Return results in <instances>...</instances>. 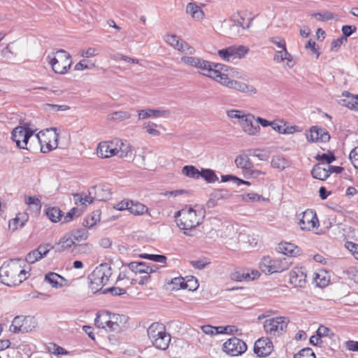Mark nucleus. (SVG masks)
<instances>
[{
    "instance_id": "obj_26",
    "label": "nucleus",
    "mask_w": 358,
    "mask_h": 358,
    "mask_svg": "<svg viewBox=\"0 0 358 358\" xmlns=\"http://www.w3.org/2000/svg\"><path fill=\"white\" fill-rule=\"evenodd\" d=\"M115 142V147L117 148L118 155L120 158L127 157L131 154L130 144L127 141H123L120 139H114Z\"/></svg>"
},
{
    "instance_id": "obj_49",
    "label": "nucleus",
    "mask_w": 358,
    "mask_h": 358,
    "mask_svg": "<svg viewBox=\"0 0 358 358\" xmlns=\"http://www.w3.org/2000/svg\"><path fill=\"white\" fill-rule=\"evenodd\" d=\"M167 284L172 285L171 289L173 290L184 289L185 279L182 277L174 278L170 282H168Z\"/></svg>"
},
{
    "instance_id": "obj_9",
    "label": "nucleus",
    "mask_w": 358,
    "mask_h": 358,
    "mask_svg": "<svg viewBox=\"0 0 358 358\" xmlns=\"http://www.w3.org/2000/svg\"><path fill=\"white\" fill-rule=\"evenodd\" d=\"M249 48L244 45H232L218 50V55L224 61L234 62L245 57Z\"/></svg>"
},
{
    "instance_id": "obj_20",
    "label": "nucleus",
    "mask_w": 358,
    "mask_h": 358,
    "mask_svg": "<svg viewBox=\"0 0 358 358\" xmlns=\"http://www.w3.org/2000/svg\"><path fill=\"white\" fill-rule=\"evenodd\" d=\"M199 69L202 71L201 73L203 76L213 78L217 83L222 74V72L219 71V69H213V64L211 62L206 60L204 62V64L199 68Z\"/></svg>"
},
{
    "instance_id": "obj_22",
    "label": "nucleus",
    "mask_w": 358,
    "mask_h": 358,
    "mask_svg": "<svg viewBox=\"0 0 358 358\" xmlns=\"http://www.w3.org/2000/svg\"><path fill=\"white\" fill-rule=\"evenodd\" d=\"M277 251L285 255L289 256L291 258L292 256H296L299 253V249L296 247L294 244L290 243H281L278 244Z\"/></svg>"
},
{
    "instance_id": "obj_15",
    "label": "nucleus",
    "mask_w": 358,
    "mask_h": 358,
    "mask_svg": "<svg viewBox=\"0 0 358 358\" xmlns=\"http://www.w3.org/2000/svg\"><path fill=\"white\" fill-rule=\"evenodd\" d=\"M255 120H256L255 115L248 113L244 115V117H242L240 122L243 131L249 136H257L260 131L259 126L254 124Z\"/></svg>"
},
{
    "instance_id": "obj_11",
    "label": "nucleus",
    "mask_w": 358,
    "mask_h": 358,
    "mask_svg": "<svg viewBox=\"0 0 358 358\" xmlns=\"http://www.w3.org/2000/svg\"><path fill=\"white\" fill-rule=\"evenodd\" d=\"M34 134V131L25 127H17L12 131V139L19 148H26L28 141Z\"/></svg>"
},
{
    "instance_id": "obj_34",
    "label": "nucleus",
    "mask_w": 358,
    "mask_h": 358,
    "mask_svg": "<svg viewBox=\"0 0 358 358\" xmlns=\"http://www.w3.org/2000/svg\"><path fill=\"white\" fill-rule=\"evenodd\" d=\"M46 215L52 222L56 223L62 220L63 213L58 207H50L46 210Z\"/></svg>"
},
{
    "instance_id": "obj_60",
    "label": "nucleus",
    "mask_w": 358,
    "mask_h": 358,
    "mask_svg": "<svg viewBox=\"0 0 358 358\" xmlns=\"http://www.w3.org/2000/svg\"><path fill=\"white\" fill-rule=\"evenodd\" d=\"M99 54L98 50L94 48H89L87 50H80V56L84 58L94 57Z\"/></svg>"
},
{
    "instance_id": "obj_42",
    "label": "nucleus",
    "mask_w": 358,
    "mask_h": 358,
    "mask_svg": "<svg viewBox=\"0 0 358 358\" xmlns=\"http://www.w3.org/2000/svg\"><path fill=\"white\" fill-rule=\"evenodd\" d=\"M24 333L31 331L37 326V321L33 316H23Z\"/></svg>"
},
{
    "instance_id": "obj_52",
    "label": "nucleus",
    "mask_w": 358,
    "mask_h": 358,
    "mask_svg": "<svg viewBox=\"0 0 358 358\" xmlns=\"http://www.w3.org/2000/svg\"><path fill=\"white\" fill-rule=\"evenodd\" d=\"M178 50L187 55H194L195 53L194 48L182 39L180 42Z\"/></svg>"
},
{
    "instance_id": "obj_58",
    "label": "nucleus",
    "mask_w": 358,
    "mask_h": 358,
    "mask_svg": "<svg viewBox=\"0 0 358 358\" xmlns=\"http://www.w3.org/2000/svg\"><path fill=\"white\" fill-rule=\"evenodd\" d=\"M237 329L235 326L228 325V326H220L216 327V332L215 334H231L234 331H236Z\"/></svg>"
},
{
    "instance_id": "obj_46",
    "label": "nucleus",
    "mask_w": 358,
    "mask_h": 358,
    "mask_svg": "<svg viewBox=\"0 0 358 358\" xmlns=\"http://www.w3.org/2000/svg\"><path fill=\"white\" fill-rule=\"evenodd\" d=\"M71 235L74 241H81L86 240L88 237V232L84 229H76L71 231Z\"/></svg>"
},
{
    "instance_id": "obj_3",
    "label": "nucleus",
    "mask_w": 358,
    "mask_h": 358,
    "mask_svg": "<svg viewBox=\"0 0 358 358\" xmlns=\"http://www.w3.org/2000/svg\"><path fill=\"white\" fill-rule=\"evenodd\" d=\"M204 212L202 209L196 210L189 207L184 213L183 218L177 220V225L183 230L186 236H192L195 228L202 223L204 217Z\"/></svg>"
},
{
    "instance_id": "obj_53",
    "label": "nucleus",
    "mask_w": 358,
    "mask_h": 358,
    "mask_svg": "<svg viewBox=\"0 0 358 358\" xmlns=\"http://www.w3.org/2000/svg\"><path fill=\"white\" fill-rule=\"evenodd\" d=\"M189 263L194 268L201 270L203 269L206 267V266L208 265L210 263V262L208 258L204 257L199 260L190 261Z\"/></svg>"
},
{
    "instance_id": "obj_41",
    "label": "nucleus",
    "mask_w": 358,
    "mask_h": 358,
    "mask_svg": "<svg viewBox=\"0 0 358 358\" xmlns=\"http://www.w3.org/2000/svg\"><path fill=\"white\" fill-rule=\"evenodd\" d=\"M271 165L273 168L281 170H283L289 166L288 161L285 158L280 156L273 157L271 160Z\"/></svg>"
},
{
    "instance_id": "obj_47",
    "label": "nucleus",
    "mask_w": 358,
    "mask_h": 358,
    "mask_svg": "<svg viewBox=\"0 0 358 358\" xmlns=\"http://www.w3.org/2000/svg\"><path fill=\"white\" fill-rule=\"evenodd\" d=\"M94 66V63L90 62L86 59H83L76 64L74 69L76 71H83L84 69H92Z\"/></svg>"
},
{
    "instance_id": "obj_31",
    "label": "nucleus",
    "mask_w": 358,
    "mask_h": 358,
    "mask_svg": "<svg viewBox=\"0 0 358 358\" xmlns=\"http://www.w3.org/2000/svg\"><path fill=\"white\" fill-rule=\"evenodd\" d=\"M122 315L110 313V331L119 332L122 327Z\"/></svg>"
},
{
    "instance_id": "obj_39",
    "label": "nucleus",
    "mask_w": 358,
    "mask_h": 358,
    "mask_svg": "<svg viewBox=\"0 0 358 358\" xmlns=\"http://www.w3.org/2000/svg\"><path fill=\"white\" fill-rule=\"evenodd\" d=\"M201 171L197 169L194 166L186 165L182 167V173L187 177L194 179H199L201 176Z\"/></svg>"
},
{
    "instance_id": "obj_43",
    "label": "nucleus",
    "mask_w": 358,
    "mask_h": 358,
    "mask_svg": "<svg viewBox=\"0 0 358 358\" xmlns=\"http://www.w3.org/2000/svg\"><path fill=\"white\" fill-rule=\"evenodd\" d=\"M100 215L101 213L99 210L93 212L90 217H87L86 219H85L83 221V225L85 227H92L96 224L97 222L100 221Z\"/></svg>"
},
{
    "instance_id": "obj_27",
    "label": "nucleus",
    "mask_w": 358,
    "mask_h": 358,
    "mask_svg": "<svg viewBox=\"0 0 358 358\" xmlns=\"http://www.w3.org/2000/svg\"><path fill=\"white\" fill-rule=\"evenodd\" d=\"M94 322L97 327L110 331V313L103 311L97 314Z\"/></svg>"
},
{
    "instance_id": "obj_21",
    "label": "nucleus",
    "mask_w": 358,
    "mask_h": 358,
    "mask_svg": "<svg viewBox=\"0 0 358 358\" xmlns=\"http://www.w3.org/2000/svg\"><path fill=\"white\" fill-rule=\"evenodd\" d=\"M231 23H234L236 27L245 30L248 29L252 24V18H248L245 22V17L241 13H234L229 19Z\"/></svg>"
},
{
    "instance_id": "obj_23",
    "label": "nucleus",
    "mask_w": 358,
    "mask_h": 358,
    "mask_svg": "<svg viewBox=\"0 0 358 358\" xmlns=\"http://www.w3.org/2000/svg\"><path fill=\"white\" fill-rule=\"evenodd\" d=\"M313 177L315 179L324 180L329 177L327 167L324 163L315 164L311 171Z\"/></svg>"
},
{
    "instance_id": "obj_62",
    "label": "nucleus",
    "mask_w": 358,
    "mask_h": 358,
    "mask_svg": "<svg viewBox=\"0 0 358 358\" xmlns=\"http://www.w3.org/2000/svg\"><path fill=\"white\" fill-rule=\"evenodd\" d=\"M315 277L314 279L317 286L323 287L327 285L329 280H327L326 278L322 276L320 273H315Z\"/></svg>"
},
{
    "instance_id": "obj_12",
    "label": "nucleus",
    "mask_w": 358,
    "mask_h": 358,
    "mask_svg": "<svg viewBox=\"0 0 358 358\" xmlns=\"http://www.w3.org/2000/svg\"><path fill=\"white\" fill-rule=\"evenodd\" d=\"M247 350L246 343L237 337H232L228 339L223 344V350L231 356H238Z\"/></svg>"
},
{
    "instance_id": "obj_6",
    "label": "nucleus",
    "mask_w": 358,
    "mask_h": 358,
    "mask_svg": "<svg viewBox=\"0 0 358 358\" xmlns=\"http://www.w3.org/2000/svg\"><path fill=\"white\" fill-rule=\"evenodd\" d=\"M58 136L56 128L52 127L45 131H41L35 135V138L41 145V151L43 153H48L57 147Z\"/></svg>"
},
{
    "instance_id": "obj_16",
    "label": "nucleus",
    "mask_w": 358,
    "mask_h": 358,
    "mask_svg": "<svg viewBox=\"0 0 358 358\" xmlns=\"http://www.w3.org/2000/svg\"><path fill=\"white\" fill-rule=\"evenodd\" d=\"M306 277V270L304 267H294L289 272V282L295 287H304Z\"/></svg>"
},
{
    "instance_id": "obj_48",
    "label": "nucleus",
    "mask_w": 358,
    "mask_h": 358,
    "mask_svg": "<svg viewBox=\"0 0 358 358\" xmlns=\"http://www.w3.org/2000/svg\"><path fill=\"white\" fill-rule=\"evenodd\" d=\"M294 358H316L311 348H307L300 350L294 355Z\"/></svg>"
},
{
    "instance_id": "obj_63",
    "label": "nucleus",
    "mask_w": 358,
    "mask_h": 358,
    "mask_svg": "<svg viewBox=\"0 0 358 358\" xmlns=\"http://www.w3.org/2000/svg\"><path fill=\"white\" fill-rule=\"evenodd\" d=\"M357 29L355 26L352 25H344L342 27V32L343 36L342 37H345L347 38L348 36H351Z\"/></svg>"
},
{
    "instance_id": "obj_38",
    "label": "nucleus",
    "mask_w": 358,
    "mask_h": 358,
    "mask_svg": "<svg viewBox=\"0 0 358 358\" xmlns=\"http://www.w3.org/2000/svg\"><path fill=\"white\" fill-rule=\"evenodd\" d=\"M24 327V320L23 316H17L15 317L13 322L12 324L10 327V331L15 333H24V330H23Z\"/></svg>"
},
{
    "instance_id": "obj_13",
    "label": "nucleus",
    "mask_w": 358,
    "mask_h": 358,
    "mask_svg": "<svg viewBox=\"0 0 358 358\" xmlns=\"http://www.w3.org/2000/svg\"><path fill=\"white\" fill-rule=\"evenodd\" d=\"M299 225L302 230L310 231L319 226V221L316 213L313 210L307 209L299 215Z\"/></svg>"
},
{
    "instance_id": "obj_50",
    "label": "nucleus",
    "mask_w": 358,
    "mask_h": 358,
    "mask_svg": "<svg viewBox=\"0 0 358 358\" xmlns=\"http://www.w3.org/2000/svg\"><path fill=\"white\" fill-rule=\"evenodd\" d=\"M316 333L322 338L327 337L332 338L336 336L335 334L333 333L329 328L322 325L320 326Z\"/></svg>"
},
{
    "instance_id": "obj_25",
    "label": "nucleus",
    "mask_w": 358,
    "mask_h": 358,
    "mask_svg": "<svg viewBox=\"0 0 358 358\" xmlns=\"http://www.w3.org/2000/svg\"><path fill=\"white\" fill-rule=\"evenodd\" d=\"M186 12L196 21L202 20L205 15L201 7L192 2H190L187 5Z\"/></svg>"
},
{
    "instance_id": "obj_10",
    "label": "nucleus",
    "mask_w": 358,
    "mask_h": 358,
    "mask_svg": "<svg viewBox=\"0 0 358 358\" xmlns=\"http://www.w3.org/2000/svg\"><path fill=\"white\" fill-rule=\"evenodd\" d=\"M288 320L285 317H278L266 320L264 328L266 332L271 336H279L285 331Z\"/></svg>"
},
{
    "instance_id": "obj_1",
    "label": "nucleus",
    "mask_w": 358,
    "mask_h": 358,
    "mask_svg": "<svg viewBox=\"0 0 358 358\" xmlns=\"http://www.w3.org/2000/svg\"><path fill=\"white\" fill-rule=\"evenodd\" d=\"M27 272L17 262L11 261L0 267L1 282L8 287L16 286L27 278Z\"/></svg>"
},
{
    "instance_id": "obj_28",
    "label": "nucleus",
    "mask_w": 358,
    "mask_h": 358,
    "mask_svg": "<svg viewBox=\"0 0 358 358\" xmlns=\"http://www.w3.org/2000/svg\"><path fill=\"white\" fill-rule=\"evenodd\" d=\"M229 196V194L227 190L215 189L211 193L210 198L208 200L207 205L208 207H213L216 205L217 201L228 198Z\"/></svg>"
},
{
    "instance_id": "obj_7",
    "label": "nucleus",
    "mask_w": 358,
    "mask_h": 358,
    "mask_svg": "<svg viewBox=\"0 0 358 358\" xmlns=\"http://www.w3.org/2000/svg\"><path fill=\"white\" fill-rule=\"evenodd\" d=\"M218 83L229 89L236 90L242 93L250 95L255 94L257 92V89L253 85H248L241 81L232 80L227 74L223 73Z\"/></svg>"
},
{
    "instance_id": "obj_44",
    "label": "nucleus",
    "mask_w": 358,
    "mask_h": 358,
    "mask_svg": "<svg viewBox=\"0 0 358 358\" xmlns=\"http://www.w3.org/2000/svg\"><path fill=\"white\" fill-rule=\"evenodd\" d=\"M129 268L135 273H148V266L143 262H131L128 265Z\"/></svg>"
},
{
    "instance_id": "obj_32",
    "label": "nucleus",
    "mask_w": 358,
    "mask_h": 358,
    "mask_svg": "<svg viewBox=\"0 0 358 358\" xmlns=\"http://www.w3.org/2000/svg\"><path fill=\"white\" fill-rule=\"evenodd\" d=\"M168 114H169V112L167 110H160L155 109L141 110L138 111V118L145 119L152 116L161 117L165 116Z\"/></svg>"
},
{
    "instance_id": "obj_59",
    "label": "nucleus",
    "mask_w": 358,
    "mask_h": 358,
    "mask_svg": "<svg viewBox=\"0 0 358 358\" xmlns=\"http://www.w3.org/2000/svg\"><path fill=\"white\" fill-rule=\"evenodd\" d=\"M348 38L345 37H340L336 40H334L331 43V50L334 52H337L342 44L346 43Z\"/></svg>"
},
{
    "instance_id": "obj_24",
    "label": "nucleus",
    "mask_w": 358,
    "mask_h": 358,
    "mask_svg": "<svg viewBox=\"0 0 358 358\" xmlns=\"http://www.w3.org/2000/svg\"><path fill=\"white\" fill-rule=\"evenodd\" d=\"M45 281L51 285L52 287L58 288L63 287L66 280L59 274L50 272L45 275Z\"/></svg>"
},
{
    "instance_id": "obj_8",
    "label": "nucleus",
    "mask_w": 358,
    "mask_h": 358,
    "mask_svg": "<svg viewBox=\"0 0 358 358\" xmlns=\"http://www.w3.org/2000/svg\"><path fill=\"white\" fill-rule=\"evenodd\" d=\"M111 275L110 266L107 263H104L96 267L90 275L89 279L90 280V284L93 285L98 284V286H104L107 284Z\"/></svg>"
},
{
    "instance_id": "obj_4",
    "label": "nucleus",
    "mask_w": 358,
    "mask_h": 358,
    "mask_svg": "<svg viewBox=\"0 0 358 358\" xmlns=\"http://www.w3.org/2000/svg\"><path fill=\"white\" fill-rule=\"evenodd\" d=\"M292 264L290 257H278L272 259L269 256H264L259 262V268L266 274L280 273L289 268Z\"/></svg>"
},
{
    "instance_id": "obj_61",
    "label": "nucleus",
    "mask_w": 358,
    "mask_h": 358,
    "mask_svg": "<svg viewBox=\"0 0 358 358\" xmlns=\"http://www.w3.org/2000/svg\"><path fill=\"white\" fill-rule=\"evenodd\" d=\"M349 157L355 168L358 169V146L350 152Z\"/></svg>"
},
{
    "instance_id": "obj_19",
    "label": "nucleus",
    "mask_w": 358,
    "mask_h": 358,
    "mask_svg": "<svg viewBox=\"0 0 358 358\" xmlns=\"http://www.w3.org/2000/svg\"><path fill=\"white\" fill-rule=\"evenodd\" d=\"M89 194L94 195V199L99 201H106L110 198V189L104 185H96L89 189Z\"/></svg>"
},
{
    "instance_id": "obj_37",
    "label": "nucleus",
    "mask_w": 358,
    "mask_h": 358,
    "mask_svg": "<svg viewBox=\"0 0 358 358\" xmlns=\"http://www.w3.org/2000/svg\"><path fill=\"white\" fill-rule=\"evenodd\" d=\"M129 204V211L135 215H143L148 210V207L141 203L131 201Z\"/></svg>"
},
{
    "instance_id": "obj_29",
    "label": "nucleus",
    "mask_w": 358,
    "mask_h": 358,
    "mask_svg": "<svg viewBox=\"0 0 358 358\" xmlns=\"http://www.w3.org/2000/svg\"><path fill=\"white\" fill-rule=\"evenodd\" d=\"M235 164L237 167L241 168L245 173H249L252 167V164L246 155H240L236 157Z\"/></svg>"
},
{
    "instance_id": "obj_2",
    "label": "nucleus",
    "mask_w": 358,
    "mask_h": 358,
    "mask_svg": "<svg viewBox=\"0 0 358 358\" xmlns=\"http://www.w3.org/2000/svg\"><path fill=\"white\" fill-rule=\"evenodd\" d=\"M147 334L149 341L155 348L166 350L169 348L171 336L163 324L153 322L148 328Z\"/></svg>"
},
{
    "instance_id": "obj_35",
    "label": "nucleus",
    "mask_w": 358,
    "mask_h": 358,
    "mask_svg": "<svg viewBox=\"0 0 358 358\" xmlns=\"http://www.w3.org/2000/svg\"><path fill=\"white\" fill-rule=\"evenodd\" d=\"M28 219L29 216L26 213H20L13 220L12 222H10L9 227H13V230H15L18 225L21 227H23Z\"/></svg>"
},
{
    "instance_id": "obj_45",
    "label": "nucleus",
    "mask_w": 358,
    "mask_h": 358,
    "mask_svg": "<svg viewBox=\"0 0 358 358\" xmlns=\"http://www.w3.org/2000/svg\"><path fill=\"white\" fill-rule=\"evenodd\" d=\"M166 43L173 47L174 49L178 50L181 39L176 34H167L164 36Z\"/></svg>"
},
{
    "instance_id": "obj_18",
    "label": "nucleus",
    "mask_w": 358,
    "mask_h": 358,
    "mask_svg": "<svg viewBox=\"0 0 358 358\" xmlns=\"http://www.w3.org/2000/svg\"><path fill=\"white\" fill-rule=\"evenodd\" d=\"M306 138L310 142H315L319 140L322 142H327L330 139V135L323 129L312 127L309 133L306 134Z\"/></svg>"
},
{
    "instance_id": "obj_30",
    "label": "nucleus",
    "mask_w": 358,
    "mask_h": 358,
    "mask_svg": "<svg viewBox=\"0 0 358 358\" xmlns=\"http://www.w3.org/2000/svg\"><path fill=\"white\" fill-rule=\"evenodd\" d=\"M74 245V240L71 235L66 234L60 240L59 243L55 245L56 251L61 252L64 250L70 248Z\"/></svg>"
},
{
    "instance_id": "obj_36",
    "label": "nucleus",
    "mask_w": 358,
    "mask_h": 358,
    "mask_svg": "<svg viewBox=\"0 0 358 358\" xmlns=\"http://www.w3.org/2000/svg\"><path fill=\"white\" fill-rule=\"evenodd\" d=\"M222 27L225 34L232 36H236L240 34V29L238 27H236L234 23H231L230 20H224L222 23Z\"/></svg>"
},
{
    "instance_id": "obj_55",
    "label": "nucleus",
    "mask_w": 358,
    "mask_h": 358,
    "mask_svg": "<svg viewBox=\"0 0 358 358\" xmlns=\"http://www.w3.org/2000/svg\"><path fill=\"white\" fill-rule=\"evenodd\" d=\"M315 159L317 161H324L325 164H329L336 159L335 156L332 153H323L322 155H317L315 157Z\"/></svg>"
},
{
    "instance_id": "obj_33",
    "label": "nucleus",
    "mask_w": 358,
    "mask_h": 358,
    "mask_svg": "<svg viewBox=\"0 0 358 358\" xmlns=\"http://www.w3.org/2000/svg\"><path fill=\"white\" fill-rule=\"evenodd\" d=\"M259 275V273L257 271H256L255 276H251V275L249 273H245L242 271H235L231 273V278L234 280L236 281H248V280H252L256 278H257Z\"/></svg>"
},
{
    "instance_id": "obj_57",
    "label": "nucleus",
    "mask_w": 358,
    "mask_h": 358,
    "mask_svg": "<svg viewBox=\"0 0 358 358\" xmlns=\"http://www.w3.org/2000/svg\"><path fill=\"white\" fill-rule=\"evenodd\" d=\"M81 215V212L78 210L76 208H73L69 212L66 213V215L64 217L63 223H68L71 222L74 216H80Z\"/></svg>"
},
{
    "instance_id": "obj_56",
    "label": "nucleus",
    "mask_w": 358,
    "mask_h": 358,
    "mask_svg": "<svg viewBox=\"0 0 358 358\" xmlns=\"http://www.w3.org/2000/svg\"><path fill=\"white\" fill-rule=\"evenodd\" d=\"M311 15H312V17H315L317 20H322V21L329 20L334 19V14L330 12H328V11H325L324 13H313Z\"/></svg>"
},
{
    "instance_id": "obj_5",
    "label": "nucleus",
    "mask_w": 358,
    "mask_h": 358,
    "mask_svg": "<svg viewBox=\"0 0 358 358\" xmlns=\"http://www.w3.org/2000/svg\"><path fill=\"white\" fill-rule=\"evenodd\" d=\"M48 59L53 71L58 74H64L72 64L70 54L62 49L49 55Z\"/></svg>"
},
{
    "instance_id": "obj_17",
    "label": "nucleus",
    "mask_w": 358,
    "mask_h": 358,
    "mask_svg": "<svg viewBox=\"0 0 358 358\" xmlns=\"http://www.w3.org/2000/svg\"><path fill=\"white\" fill-rule=\"evenodd\" d=\"M97 155L102 158H108L117 155V148L115 147L114 140L100 143L97 148Z\"/></svg>"
},
{
    "instance_id": "obj_64",
    "label": "nucleus",
    "mask_w": 358,
    "mask_h": 358,
    "mask_svg": "<svg viewBox=\"0 0 358 358\" xmlns=\"http://www.w3.org/2000/svg\"><path fill=\"white\" fill-rule=\"evenodd\" d=\"M199 287L197 283V280L195 278H192L191 280L185 281L184 289H188L189 290L194 291L196 290Z\"/></svg>"
},
{
    "instance_id": "obj_54",
    "label": "nucleus",
    "mask_w": 358,
    "mask_h": 358,
    "mask_svg": "<svg viewBox=\"0 0 358 358\" xmlns=\"http://www.w3.org/2000/svg\"><path fill=\"white\" fill-rule=\"evenodd\" d=\"M131 117V115L126 111H117L113 113L110 115V118L114 120H124L126 119H129Z\"/></svg>"
},
{
    "instance_id": "obj_51",
    "label": "nucleus",
    "mask_w": 358,
    "mask_h": 358,
    "mask_svg": "<svg viewBox=\"0 0 358 358\" xmlns=\"http://www.w3.org/2000/svg\"><path fill=\"white\" fill-rule=\"evenodd\" d=\"M41 259V254L39 251L34 250L29 252L25 258V260L29 264H34L36 262L40 260Z\"/></svg>"
},
{
    "instance_id": "obj_14",
    "label": "nucleus",
    "mask_w": 358,
    "mask_h": 358,
    "mask_svg": "<svg viewBox=\"0 0 358 358\" xmlns=\"http://www.w3.org/2000/svg\"><path fill=\"white\" fill-rule=\"evenodd\" d=\"M273 350V345L268 338L262 337L255 343L254 352L258 357L268 356Z\"/></svg>"
},
{
    "instance_id": "obj_40",
    "label": "nucleus",
    "mask_w": 358,
    "mask_h": 358,
    "mask_svg": "<svg viewBox=\"0 0 358 358\" xmlns=\"http://www.w3.org/2000/svg\"><path fill=\"white\" fill-rule=\"evenodd\" d=\"M201 176L207 182L212 183L218 180V177L216 176L215 171L210 169H202L201 171Z\"/></svg>"
}]
</instances>
